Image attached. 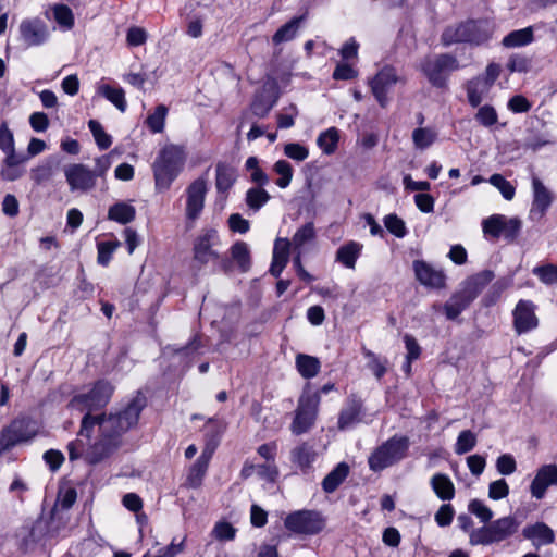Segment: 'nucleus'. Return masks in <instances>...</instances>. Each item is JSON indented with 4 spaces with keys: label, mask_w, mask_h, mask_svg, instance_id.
<instances>
[{
    "label": "nucleus",
    "mask_w": 557,
    "mask_h": 557,
    "mask_svg": "<svg viewBox=\"0 0 557 557\" xmlns=\"http://www.w3.org/2000/svg\"><path fill=\"white\" fill-rule=\"evenodd\" d=\"M146 399L134 397L126 407L109 416L86 413L78 431V437L67 444L70 461L84 459L96 466L111 458L123 445V434L137 424Z\"/></svg>",
    "instance_id": "1"
},
{
    "label": "nucleus",
    "mask_w": 557,
    "mask_h": 557,
    "mask_svg": "<svg viewBox=\"0 0 557 557\" xmlns=\"http://www.w3.org/2000/svg\"><path fill=\"white\" fill-rule=\"evenodd\" d=\"M185 151L176 145L163 147L152 164L157 190H166L178 176L185 163Z\"/></svg>",
    "instance_id": "2"
},
{
    "label": "nucleus",
    "mask_w": 557,
    "mask_h": 557,
    "mask_svg": "<svg viewBox=\"0 0 557 557\" xmlns=\"http://www.w3.org/2000/svg\"><path fill=\"white\" fill-rule=\"evenodd\" d=\"M493 34V25L487 20H468L444 29L441 40L444 46L470 44L474 46L486 42Z\"/></svg>",
    "instance_id": "3"
},
{
    "label": "nucleus",
    "mask_w": 557,
    "mask_h": 557,
    "mask_svg": "<svg viewBox=\"0 0 557 557\" xmlns=\"http://www.w3.org/2000/svg\"><path fill=\"white\" fill-rule=\"evenodd\" d=\"M494 273L490 270L482 271L471 276L462 289L451 295L444 305V311L448 320H455L469 305L481 294L484 287L492 282Z\"/></svg>",
    "instance_id": "4"
},
{
    "label": "nucleus",
    "mask_w": 557,
    "mask_h": 557,
    "mask_svg": "<svg viewBox=\"0 0 557 557\" xmlns=\"http://www.w3.org/2000/svg\"><path fill=\"white\" fill-rule=\"evenodd\" d=\"M519 522L515 517L507 516L491 521L483 527L476 528L470 532V545L487 546L508 540L517 533Z\"/></svg>",
    "instance_id": "5"
},
{
    "label": "nucleus",
    "mask_w": 557,
    "mask_h": 557,
    "mask_svg": "<svg viewBox=\"0 0 557 557\" xmlns=\"http://www.w3.org/2000/svg\"><path fill=\"white\" fill-rule=\"evenodd\" d=\"M409 445L407 436H392L370 455L368 459L370 469L379 472L400 461L406 457Z\"/></svg>",
    "instance_id": "6"
},
{
    "label": "nucleus",
    "mask_w": 557,
    "mask_h": 557,
    "mask_svg": "<svg viewBox=\"0 0 557 557\" xmlns=\"http://www.w3.org/2000/svg\"><path fill=\"white\" fill-rule=\"evenodd\" d=\"M320 401V393H311L310 385L307 384L298 399L295 418L290 424L293 434L301 435L313 428L318 417Z\"/></svg>",
    "instance_id": "7"
},
{
    "label": "nucleus",
    "mask_w": 557,
    "mask_h": 557,
    "mask_svg": "<svg viewBox=\"0 0 557 557\" xmlns=\"http://www.w3.org/2000/svg\"><path fill=\"white\" fill-rule=\"evenodd\" d=\"M420 69L433 86L443 88L446 86L448 75L459 69V62L454 55L442 53L425 57L420 63Z\"/></svg>",
    "instance_id": "8"
},
{
    "label": "nucleus",
    "mask_w": 557,
    "mask_h": 557,
    "mask_svg": "<svg viewBox=\"0 0 557 557\" xmlns=\"http://www.w3.org/2000/svg\"><path fill=\"white\" fill-rule=\"evenodd\" d=\"M36 434L37 428L30 419H14L0 432V456L17 444L30 441Z\"/></svg>",
    "instance_id": "9"
},
{
    "label": "nucleus",
    "mask_w": 557,
    "mask_h": 557,
    "mask_svg": "<svg viewBox=\"0 0 557 557\" xmlns=\"http://www.w3.org/2000/svg\"><path fill=\"white\" fill-rule=\"evenodd\" d=\"M284 525L290 532L305 535H313L321 532L325 527L322 515L314 510H297L289 513Z\"/></svg>",
    "instance_id": "10"
},
{
    "label": "nucleus",
    "mask_w": 557,
    "mask_h": 557,
    "mask_svg": "<svg viewBox=\"0 0 557 557\" xmlns=\"http://www.w3.org/2000/svg\"><path fill=\"white\" fill-rule=\"evenodd\" d=\"M522 222L518 218H507L503 214H493L483 220L482 228L486 236L499 238L503 236L508 242H513L519 235Z\"/></svg>",
    "instance_id": "11"
},
{
    "label": "nucleus",
    "mask_w": 557,
    "mask_h": 557,
    "mask_svg": "<svg viewBox=\"0 0 557 557\" xmlns=\"http://www.w3.org/2000/svg\"><path fill=\"white\" fill-rule=\"evenodd\" d=\"M113 387L106 381H99L95 384L92 389L86 394L76 395L70 403L73 408L79 410L87 409L88 412L104 407L110 397L112 396Z\"/></svg>",
    "instance_id": "12"
},
{
    "label": "nucleus",
    "mask_w": 557,
    "mask_h": 557,
    "mask_svg": "<svg viewBox=\"0 0 557 557\" xmlns=\"http://www.w3.org/2000/svg\"><path fill=\"white\" fill-rule=\"evenodd\" d=\"M64 176L72 193L85 194L96 187L95 173L85 164H69L64 168Z\"/></svg>",
    "instance_id": "13"
},
{
    "label": "nucleus",
    "mask_w": 557,
    "mask_h": 557,
    "mask_svg": "<svg viewBox=\"0 0 557 557\" xmlns=\"http://www.w3.org/2000/svg\"><path fill=\"white\" fill-rule=\"evenodd\" d=\"M20 38L26 47L44 45L49 36V27L39 17L25 18L18 26Z\"/></svg>",
    "instance_id": "14"
},
{
    "label": "nucleus",
    "mask_w": 557,
    "mask_h": 557,
    "mask_svg": "<svg viewBox=\"0 0 557 557\" xmlns=\"http://www.w3.org/2000/svg\"><path fill=\"white\" fill-rule=\"evenodd\" d=\"M412 269L416 280L423 286L432 289L446 287V274L442 269L434 268L423 260H414Z\"/></svg>",
    "instance_id": "15"
},
{
    "label": "nucleus",
    "mask_w": 557,
    "mask_h": 557,
    "mask_svg": "<svg viewBox=\"0 0 557 557\" xmlns=\"http://www.w3.org/2000/svg\"><path fill=\"white\" fill-rule=\"evenodd\" d=\"M398 82L394 67H383L371 81L370 86L373 96L381 107L385 108L388 102L387 92Z\"/></svg>",
    "instance_id": "16"
},
{
    "label": "nucleus",
    "mask_w": 557,
    "mask_h": 557,
    "mask_svg": "<svg viewBox=\"0 0 557 557\" xmlns=\"http://www.w3.org/2000/svg\"><path fill=\"white\" fill-rule=\"evenodd\" d=\"M219 244V236L216 231L208 230L199 236L194 246V259L201 265L216 260L219 253L214 247Z\"/></svg>",
    "instance_id": "17"
},
{
    "label": "nucleus",
    "mask_w": 557,
    "mask_h": 557,
    "mask_svg": "<svg viewBox=\"0 0 557 557\" xmlns=\"http://www.w3.org/2000/svg\"><path fill=\"white\" fill-rule=\"evenodd\" d=\"M539 320L535 315V306L532 301L520 300L513 310V326L518 334L535 329Z\"/></svg>",
    "instance_id": "18"
},
{
    "label": "nucleus",
    "mask_w": 557,
    "mask_h": 557,
    "mask_svg": "<svg viewBox=\"0 0 557 557\" xmlns=\"http://www.w3.org/2000/svg\"><path fill=\"white\" fill-rule=\"evenodd\" d=\"M532 188L533 201L530 214L533 219H542L553 202V195L536 176L532 178Z\"/></svg>",
    "instance_id": "19"
},
{
    "label": "nucleus",
    "mask_w": 557,
    "mask_h": 557,
    "mask_svg": "<svg viewBox=\"0 0 557 557\" xmlns=\"http://www.w3.org/2000/svg\"><path fill=\"white\" fill-rule=\"evenodd\" d=\"M552 485H557V466L544 465L537 470L531 483V495L536 499H542L546 490Z\"/></svg>",
    "instance_id": "20"
},
{
    "label": "nucleus",
    "mask_w": 557,
    "mask_h": 557,
    "mask_svg": "<svg viewBox=\"0 0 557 557\" xmlns=\"http://www.w3.org/2000/svg\"><path fill=\"white\" fill-rule=\"evenodd\" d=\"M207 191L206 181L198 178L194 181L187 188L186 215L190 220L199 216L203 209L205 196Z\"/></svg>",
    "instance_id": "21"
},
{
    "label": "nucleus",
    "mask_w": 557,
    "mask_h": 557,
    "mask_svg": "<svg viewBox=\"0 0 557 557\" xmlns=\"http://www.w3.org/2000/svg\"><path fill=\"white\" fill-rule=\"evenodd\" d=\"M522 535L532 542L535 547L554 543L555 534L552 528L544 522H536L527 525L522 530Z\"/></svg>",
    "instance_id": "22"
},
{
    "label": "nucleus",
    "mask_w": 557,
    "mask_h": 557,
    "mask_svg": "<svg viewBox=\"0 0 557 557\" xmlns=\"http://www.w3.org/2000/svg\"><path fill=\"white\" fill-rule=\"evenodd\" d=\"M362 401L356 396L348 398L346 406L341 410L337 425L339 430H346L360 421Z\"/></svg>",
    "instance_id": "23"
},
{
    "label": "nucleus",
    "mask_w": 557,
    "mask_h": 557,
    "mask_svg": "<svg viewBox=\"0 0 557 557\" xmlns=\"http://www.w3.org/2000/svg\"><path fill=\"white\" fill-rule=\"evenodd\" d=\"M491 85L479 76L472 78L467 83V98L471 107L476 108L481 104L483 99L487 96Z\"/></svg>",
    "instance_id": "24"
},
{
    "label": "nucleus",
    "mask_w": 557,
    "mask_h": 557,
    "mask_svg": "<svg viewBox=\"0 0 557 557\" xmlns=\"http://www.w3.org/2000/svg\"><path fill=\"white\" fill-rule=\"evenodd\" d=\"M431 487L442 500H450L455 496V486L450 478L444 473H436L431 478Z\"/></svg>",
    "instance_id": "25"
},
{
    "label": "nucleus",
    "mask_w": 557,
    "mask_h": 557,
    "mask_svg": "<svg viewBox=\"0 0 557 557\" xmlns=\"http://www.w3.org/2000/svg\"><path fill=\"white\" fill-rule=\"evenodd\" d=\"M349 474V467L346 462H339L322 481V488L325 493H333Z\"/></svg>",
    "instance_id": "26"
},
{
    "label": "nucleus",
    "mask_w": 557,
    "mask_h": 557,
    "mask_svg": "<svg viewBox=\"0 0 557 557\" xmlns=\"http://www.w3.org/2000/svg\"><path fill=\"white\" fill-rule=\"evenodd\" d=\"M315 451L313 446L309 443H301L290 451L292 461L297 465L301 470L310 468L315 459Z\"/></svg>",
    "instance_id": "27"
},
{
    "label": "nucleus",
    "mask_w": 557,
    "mask_h": 557,
    "mask_svg": "<svg viewBox=\"0 0 557 557\" xmlns=\"http://www.w3.org/2000/svg\"><path fill=\"white\" fill-rule=\"evenodd\" d=\"M305 20V15L293 17L289 22L281 26L272 37L274 45H281L283 42L290 41L294 39L300 28L301 22Z\"/></svg>",
    "instance_id": "28"
},
{
    "label": "nucleus",
    "mask_w": 557,
    "mask_h": 557,
    "mask_svg": "<svg viewBox=\"0 0 557 557\" xmlns=\"http://www.w3.org/2000/svg\"><path fill=\"white\" fill-rule=\"evenodd\" d=\"M58 164L52 159H47L30 170V178L36 185H42L55 174Z\"/></svg>",
    "instance_id": "29"
},
{
    "label": "nucleus",
    "mask_w": 557,
    "mask_h": 557,
    "mask_svg": "<svg viewBox=\"0 0 557 557\" xmlns=\"http://www.w3.org/2000/svg\"><path fill=\"white\" fill-rule=\"evenodd\" d=\"M296 368L305 379H312L320 372L321 363L317 357L298 354L296 356Z\"/></svg>",
    "instance_id": "30"
},
{
    "label": "nucleus",
    "mask_w": 557,
    "mask_h": 557,
    "mask_svg": "<svg viewBox=\"0 0 557 557\" xmlns=\"http://www.w3.org/2000/svg\"><path fill=\"white\" fill-rule=\"evenodd\" d=\"M136 216V209L126 202H117L109 208L108 218L120 224H127Z\"/></svg>",
    "instance_id": "31"
},
{
    "label": "nucleus",
    "mask_w": 557,
    "mask_h": 557,
    "mask_svg": "<svg viewBox=\"0 0 557 557\" xmlns=\"http://www.w3.org/2000/svg\"><path fill=\"white\" fill-rule=\"evenodd\" d=\"M361 248L362 246L359 243L349 242L337 250L336 260L348 269H355Z\"/></svg>",
    "instance_id": "32"
},
{
    "label": "nucleus",
    "mask_w": 557,
    "mask_h": 557,
    "mask_svg": "<svg viewBox=\"0 0 557 557\" xmlns=\"http://www.w3.org/2000/svg\"><path fill=\"white\" fill-rule=\"evenodd\" d=\"M98 94L114 104L117 110L125 112L127 103L125 100V92L122 88H115L103 84L98 87Z\"/></svg>",
    "instance_id": "33"
},
{
    "label": "nucleus",
    "mask_w": 557,
    "mask_h": 557,
    "mask_svg": "<svg viewBox=\"0 0 557 557\" xmlns=\"http://www.w3.org/2000/svg\"><path fill=\"white\" fill-rule=\"evenodd\" d=\"M236 171L234 168L219 163L216 165L215 185L219 191H227L236 181Z\"/></svg>",
    "instance_id": "34"
},
{
    "label": "nucleus",
    "mask_w": 557,
    "mask_h": 557,
    "mask_svg": "<svg viewBox=\"0 0 557 557\" xmlns=\"http://www.w3.org/2000/svg\"><path fill=\"white\" fill-rule=\"evenodd\" d=\"M533 41L532 27L513 30L503 39V45L507 48L522 47Z\"/></svg>",
    "instance_id": "35"
},
{
    "label": "nucleus",
    "mask_w": 557,
    "mask_h": 557,
    "mask_svg": "<svg viewBox=\"0 0 557 557\" xmlns=\"http://www.w3.org/2000/svg\"><path fill=\"white\" fill-rule=\"evenodd\" d=\"M271 196L263 187H252L246 193V203L253 211L260 210Z\"/></svg>",
    "instance_id": "36"
},
{
    "label": "nucleus",
    "mask_w": 557,
    "mask_h": 557,
    "mask_svg": "<svg viewBox=\"0 0 557 557\" xmlns=\"http://www.w3.org/2000/svg\"><path fill=\"white\" fill-rule=\"evenodd\" d=\"M338 139L337 128L331 127L319 135L317 144L325 154H332L337 148Z\"/></svg>",
    "instance_id": "37"
},
{
    "label": "nucleus",
    "mask_w": 557,
    "mask_h": 557,
    "mask_svg": "<svg viewBox=\"0 0 557 557\" xmlns=\"http://www.w3.org/2000/svg\"><path fill=\"white\" fill-rule=\"evenodd\" d=\"M233 260L238 264L243 272L250 269V252L248 245L244 242H237L231 249Z\"/></svg>",
    "instance_id": "38"
},
{
    "label": "nucleus",
    "mask_w": 557,
    "mask_h": 557,
    "mask_svg": "<svg viewBox=\"0 0 557 557\" xmlns=\"http://www.w3.org/2000/svg\"><path fill=\"white\" fill-rule=\"evenodd\" d=\"M474 120L482 126L491 128L498 122L496 109L491 104L480 107L474 115Z\"/></svg>",
    "instance_id": "39"
},
{
    "label": "nucleus",
    "mask_w": 557,
    "mask_h": 557,
    "mask_svg": "<svg viewBox=\"0 0 557 557\" xmlns=\"http://www.w3.org/2000/svg\"><path fill=\"white\" fill-rule=\"evenodd\" d=\"M362 354L368 359V368L372 371L377 380H381L386 373L387 360L381 359L373 351L367 349L366 347L362 348Z\"/></svg>",
    "instance_id": "40"
},
{
    "label": "nucleus",
    "mask_w": 557,
    "mask_h": 557,
    "mask_svg": "<svg viewBox=\"0 0 557 557\" xmlns=\"http://www.w3.org/2000/svg\"><path fill=\"white\" fill-rule=\"evenodd\" d=\"M476 442V435L472 431H461L455 444V453L457 455L467 454L475 447Z\"/></svg>",
    "instance_id": "41"
},
{
    "label": "nucleus",
    "mask_w": 557,
    "mask_h": 557,
    "mask_svg": "<svg viewBox=\"0 0 557 557\" xmlns=\"http://www.w3.org/2000/svg\"><path fill=\"white\" fill-rule=\"evenodd\" d=\"M436 139V133L428 127L416 128L412 133V140L418 149L429 148Z\"/></svg>",
    "instance_id": "42"
},
{
    "label": "nucleus",
    "mask_w": 557,
    "mask_h": 557,
    "mask_svg": "<svg viewBox=\"0 0 557 557\" xmlns=\"http://www.w3.org/2000/svg\"><path fill=\"white\" fill-rule=\"evenodd\" d=\"M166 114L168 108L164 104H159L154 112L147 117L146 123L152 133H161L164 129Z\"/></svg>",
    "instance_id": "43"
},
{
    "label": "nucleus",
    "mask_w": 557,
    "mask_h": 557,
    "mask_svg": "<svg viewBox=\"0 0 557 557\" xmlns=\"http://www.w3.org/2000/svg\"><path fill=\"white\" fill-rule=\"evenodd\" d=\"M315 237V230L312 222L306 223L298 228L292 238L295 248L299 249Z\"/></svg>",
    "instance_id": "44"
},
{
    "label": "nucleus",
    "mask_w": 557,
    "mask_h": 557,
    "mask_svg": "<svg viewBox=\"0 0 557 557\" xmlns=\"http://www.w3.org/2000/svg\"><path fill=\"white\" fill-rule=\"evenodd\" d=\"M468 510L484 524L490 523L494 515L492 509L480 499H472L468 505Z\"/></svg>",
    "instance_id": "45"
},
{
    "label": "nucleus",
    "mask_w": 557,
    "mask_h": 557,
    "mask_svg": "<svg viewBox=\"0 0 557 557\" xmlns=\"http://www.w3.org/2000/svg\"><path fill=\"white\" fill-rule=\"evenodd\" d=\"M273 170L280 175L276 185L280 188H286L293 178L292 165L286 160H278L274 163Z\"/></svg>",
    "instance_id": "46"
},
{
    "label": "nucleus",
    "mask_w": 557,
    "mask_h": 557,
    "mask_svg": "<svg viewBox=\"0 0 557 557\" xmlns=\"http://www.w3.org/2000/svg\"><path fill=\"white\" fill-rule=\"evenodd\" d=\"M88 127L100 149L104 150L111 146V136L104 132L103 127L98 121L90 120L88 122Z\"/></svg>",
    "instance_id": "47"
},
{
    "label": "nucleus",
    "mask_w": 557,
    "mask_h": 557,
    "mask_svg": "<svg viewBox=\"0 0 557 557\" xmlns=\"http://www.w3.org/2000/svg\"><path fill=\"white\" fill-rule=\"evenodd\" d=\"M533 274L546 285L557 284V265L547 263L533 269Z\"/></svg>",
    "instance_id": "48"
},
{
    "label": "nucleus",
    "mask_w": 557,
    "mask_h": 557,
    "mask_svg": "<svg viewBox=\"0 0 557 557\" xmlns=\"http://www.w3.org/2000/svg\"><path fill=\"white\" fill-rule=\"evenodd\" d=\"M275 104V100H271L269 96L260 94L256 96L251 103V111L256 116L264 117Z\"/></svg>",
    "instance_id": "49"
},
{
    "label": "nucleus",
    "mask_w": 557,
    "mask_h": 557,
    "mask_svg": "<svg viewBox=\"0 0 557 557\" xmlns=\"http://www.w3.org/2000/svg\"><path fill=\"white\" fill-rule=\"evenodd\" d=\"M384 225L389 233L398 238H403L407 234L404 220L394 213L387 214L384 218Z\"/></svg>",
    "instance_id": "50"
},
{
    "label": "nucleus",
    "mask_w": 557,
    "mask_h": 557,
    "mask_svg": "<svg viewBox=\"0 0 557 557\" xmlns=\"http://www.w3.org/2000/svg\"><path fill=\"white\" fill-rule=\"evenodd\" d=\"M490 183L496 187L506 200H511L515 197V187L502 174H493L490 177Z\"/></svg>",
    "instance_id": "51"
},
{
    "label": "nucleus",
    "mask_w": 557,
    "mask_h": 557,
    "mask_svg": "<svg viewBox=\"0 0 557 557\" xmlns=\"http://www.w3.org/2000/svg\"><path fill=\"white\" fill-rule=\"evenodd\" d=\"M208 470V467L206 465H202L199 461H195V463L190 467L187 479H186V485L191 488H197L201 485L202 479Z\"/></svg>",
    "instance_id": "52"
},
{
    "label": "nucleus",
    "mask_w": 557,
    "mask_h": 557,
    "mask_svg": "<svg viewBox=\"0 0 557 557\" xmlns=\"http://www.w3.org/2000/svg\"><path fill=\"white\" fill-rule=\"evenodd\" d=\"M53 14L57 23L67 29L74 25V15L72 10L65 4H57L53 8Z\"/></svg>",
    "instance_id": "53"
},
{
    "label": "nucleus",
    "mask_w": 557,
    "mask_h": 557,
    "mask_svg": "<svg viewBox=\"0 0 557 557\" xmlns=\"http://www.w3.org/2000/svg\"><path fill=\"white\" fill-rule=\"evenodd\" d=\"M120 246V242H101L98 244V263L108 265L113 252Z\"/></svg>",
    "instance_id": "54"
},
{
    "label": "nucleus",
    "mask_w": 557,
    "mask_h": 557,
    "mask_svg": "<svg viewBox=\"0 0 557 557\" xmlns=\"http://www.w3.org/2000/svg\"><path fill=\"white\" fill-rule=\"evenodd\" d=\"M236 534V529L228 522L220 521L216 522L212 535L219 541H232Z\"/></svg>",
    "instance_id": "55"
},
{
    "label": "nucleus",
    "mask_w": 557,
    "mask_h": 557,
    "mask_svg": "<svg viewBox=\"0 0 557 557\" xmlns=\"http://www.w3.org/2000/svg\"><path fill=\"white\" fill-rule=\"evenodd\" d=\"M509 494V486L504 479L493 481L488 485V497L494 500H499L507 497Z\"/></svg>",
    "instance_id": "56"
},
{
    "label": "nucleus",
    "mask_w": 557,
    "mask_h": 557,
    "mask_svg": "<svg viewBox=\"0 0 557 557\" xmlns=\"http://www.w3.org/2000/svg\"><path fill=\"white\" fill-rule=\"evenodd\" d=\"M496 469L503 475H510L517 469L515 458L509 454L499 456L496 460Z\"/></svg>",
    "instance_id": "57"
},
{
    "label": "nucleus",
    "mask_w": 557,
    "mask_h": 557,
    "mask_svg": "<svg viewBox=\"0 0 557 557\" xmlns=\"http://www.w3.org/2000/svg\"><path fill=\"white\" fill-rule=\"evenodd\" d=\"M284 153L288 158L299 162L306 160L309 156L308 149L297 143L286 144L284 147Z\"/></svg>",
    "instance_id": "58"
},
{
    "label": "nucleus",
    "mask_w": 557,
    "mask_h": 557,
    "mask_svg": "<svg viewBox=\"0 0 557 557\" xmlns=\"http://www.w3.org/2000/svg\"><path fill=\"white\" fill-rule=\"evenodd\" d=\"M454 508L449 504H443L435 513V521L440 527H447L454 518Z\"/></svg>",
    "instance_id": "59"
},
{
    "label": "nucleus",
    "mask_w": 557,
    "mask_h": 557,
    "mask_svg": "<svg viewBox=\"0 0 557 557\" xmlns=\"http://www.w3.org/2000/svg\"><path fill=\"white\" fill-rule=\"evenodd\" d=\"M508 109L513 113H525L531 109V103L524 96L517 95L509 99Z\"/></svg>",
    "instance_id": "60"
},
{
    "label": "nucleus",
    "mask_w": 557,
    "mask_h": 557,
    "mask_svg": "<svg viewBox=\"0 0 557 557\" xmlns=\"http://www.w3.org/2000/svg\"><path fill=\"white\" fill-rule=\"evenodd\" d=\"M2 212L10 218H15L20 212V205L17 198L8 194L4 196L2 201Z\"/></svg>",
    "instance_id": "61"
},
{
    "label": "nucleus",
    "mask_w": 557,
    "mask_h": 557,
    "mask_svg": "<svg viewBox=\"0 0 557 557\" xmlns=\"http://www.w3.org/2000/svg\"><path fill=\"white\" fill-rule=\"evenodd\" d=\"M127 44L132 47L141 46L147 40V33L140 27H131L126 36Z\"/></svg>",
    "instance_id": "62"
},
{
    "label": "nucleus",
    "mask_w": 557,
    "mask_h": 557,
    "mask_svg": "<svg viewBox=\"0 0 557 557\" xmlns=\"http://www.w3.org/2000/svg\"><path fill=\"white\" fill-rule=\"evenodd\" d=\"M358 72L347 63H339L333 72L334 79L349 81L356 78Z\"/></svg>",
    "instance_id": "63"
},
{
    "label": "nucleus",
    "mask_w": 557,
    "mask_h": 557,
    "mask_svg": "<svg viewBox=\"0 0 557 557\" xmlns=\"http://www.w3.org/2000/svg\"><path fill=\"white\" fill-rule=\"evenodd\" d=\"M228 226L233 232L245 234L249 230V222L239 213H233L228 218Z\"/></svg>",
    "instance_id": "64"
}]
</instances>
